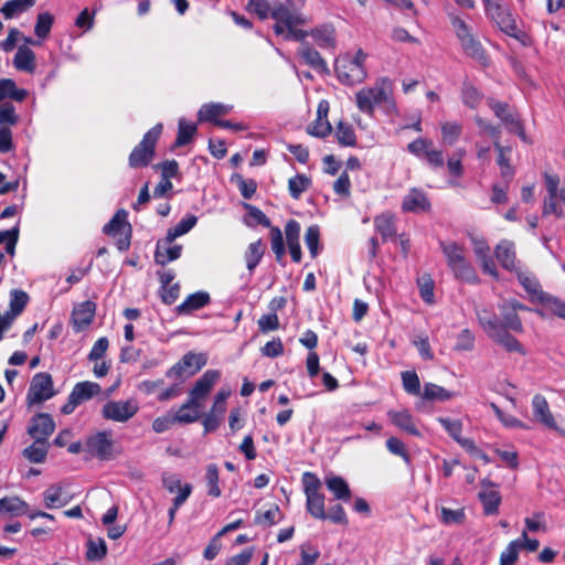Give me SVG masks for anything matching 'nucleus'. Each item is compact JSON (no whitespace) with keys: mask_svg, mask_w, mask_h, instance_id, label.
<instances>
[{"mask_svg":"<svg viewBox=\"0 0 565 565\" xmlns=\"http://www.w3.org/2000/svg\"><path fill=\"white\" fill-rule=\"evenodd\" d=\"M439 248L446 258V264L451 269L456 279L467 284H480L473 265L465 256V247L456 242L439 241Z\"/></svg>","mask_w":565,"mask_h":565,"instance_id":"f257e3e1","label":"nucleus"},{"mask_svg":"<svg viewBox=\"0 0 565 565\" xmlns=\"http://www.w3.org/2000/svg\"><path fill=\"white\" fill-rule=\"evenodd\" d=\"M302 491L306 494V508L310 516L324 521L327 520L326 497L321 489V481L316 472H302Z\"/></svg>","mask_w":565,"mask_h":565,"instance_id":"f03ea898","label":"nucleus"},{"mask_svg":"<svg viewBox=\"0 0 565 565\" xmlns=\"http://www.w3.org/2000/svg\"><path fill=\"white\" fill-rule=\"evenodd\" d=\"M162 129V124H157L142 136L139 145L132 148L129 154V167L131 169L145 168L152 162Z\"/></svg>","mask_w":565,"mask_h":565,"instance_id":"7ed1b4c3","label":"nucleus"},{"mask_svg":"<svg viewBox=\"0 0 565 565\" xmlns=\"http://www.w3.org/2000/svg\"><path fill=\"white\" fill-rule=\"evenodd\" d=\"M451 23L465 54L479 62L481 66L487 67L489 64V57L481 42L473 36L471 28L458 17H454L451 19Z\"/></svg>","mask_w":565,"mask_h":565,"instance_id":"20e7f679","label":"nucleus"},{"mask_svg":"<svg viewBox=\"0 0 565 565\" xmlns=\"http://www.w3.org/2000/svg\"><path fill=\"white\" fill-rule=\"evenodd\" d=\"M103 233L115 238L118 250H128L131 246L132 226L127 221V212L124 209L117 210L111 220L104 224Z\"/></svg>","mask_w":565,"mask_h":565,"instance_id":"39448f33","label":"nucleus"},{"mask_svg":"<svg viewBox=\"0 0 565 565\" xmlns=\"http://www.w3.org/2000/svg\"><path fill=\"white\" fill-rule=\"evenodd\" d=\"M390 93V82L384 78L372 87H366L356 92V107L367 116H373L375 107L388 100Z\"/></svg>","mask_w":565,"mask_h":565,"instance_id":"423d86ee","label":"nucleus"},{"mask_svg":"<svg viewBox=\"0 0 565 565\" xmlns=\"http://www.w3.org/2000/svg\"><path fill=\"white\" fill-rule=\"evenodd\" d=\"M247 211V215L253 218L257 224L269 230L270 248L274 252L276 260L281 264L282 258L286 256V243L282 238V233L278 226L271 225L270 220L264 211L253 204H243Z\"/></svg>","mask_w":565,"mask_h":565,"instance_id":"0eeeda50","label":"nucleus"},{"mask_svg":"<svg viewBox=\"0 0 565 565\" xmlns=\"http://www.w3.org/2000/svg\"><path fill=\"white\" fill-rule=\"evenodd\" d=\"M501 319L488 309H476V318L482 329H487V322L502 327L505 330H512L513 333L522 334L524 327L521 317L513 309L500 307Z\"/></svg>","mask_w":565,"mask_h":565,"instance_id":"6e6552de","label":"nucleus"},{"mask_svg":"<svg viewBox=\"0 0 565 565\" xmlns=\"http://www.w3.org/2000/svg\"><path fill=\"white\" fill-rule=\"evenodd\" d=\"M206 363L207 356L205 353L189 351L183 354L180 361L169 367L164 375L168 379H177L183 382V380L189 379L201 371Z\"/></svg>","mask_w":565,"mask_h":565,"instance_id":"1a4fd4ad","label":"nucleus"},{"mask_svg":"<svg viewBox=\"0 0 565 565\" xmlns=\"http://www.w3.org/2000/svg\"><path fill=\"white\" fill-rule=\"evenodd\" d=\"M487 105L494 113V116L507 126L510 132L516 135L525 143H529V137L525 135L523 122L520 116L509 107L505 102L488 98Z\"/></svg>","mask_w":565,"mask_h":565,"instance_id":"9d476101","label":"nucleus"},{"mask_svg":"<svg viewBox=\"0 0 565 565\" xmlns=\"http://www.w3.org/2000/svg\"><path fill=\"white\" fill-rule=\"evenodd\" d=\"M482 330L490 341L502 348L508 354L516 353L525 356L529 353L523 343L513 335L512 330H505L498 324L488 322L487 329Z\"/></svg>","mask_w":565,"mask_h":565,"instance_id":"9b49d317","label":"nucleus"},{"mask_svg":"<svg viewBox=\"0 0 565 565\" xmlns=\"http://www.w3.org/2000/svg\"><path fill=\"white\" fill-rule=\"evenodd\" d=\"M487 14L491 17L497 26L500 28L501 32H504L508 36L513 38L522 44H525V40L529 38L525 32L518 28L513 13L502 4H493L491 9L486 10Z\"/></svg>","mask_w":565,"mask_h":565,"instance_id":"f8f14e48","label":"nucleus"},{"mask_svg":"<svg viewBox=\"0 0 565 565\" xmlns=\"http://www.w3.org/2000/svg\"><path fill=\"white\" fill-rule=\"evenodd\" d=\"M55 396L53 377L47 372L34 374L26 392V404L40 405Z\"/></svg>","mask_w":565,"mask_h":565,"instance_id":"ddd939ff","label":"nucleus"},{"mask_svg":"<svg viewBox=\"0 0 565 565\" xmlns=\"http://www.w3.org/2000/svg\"><path fill=\"white\" fill-rule=\"evenodd\" d=\"M300 8L301 6L298 4H287L280 1L274 2V9H271L270 18L276 21V24L274 25L276 34H282L286 31V25L306 23V20L299 12Z\"/></svg>","mask_w":565,"mask_h":565,"instance_id":"4468645a","label":"nucleus"},{"mask_svg":"<svg viewBox=\"0 0 565 565\" xmlns=\"http://www.w3.org/2000/svg\"><path fill=\"white\" fill-rule=\"evenodd\" d=\"M140 406L135 399L109 401L103 405L102 416L105 420L113 423H127L137 413Z\"/></svg>","mask_w":565,"mask_h":565,"instance_id":"2eb2a0df","label":"nucleus"},{"mask_svg":"<svg viewBox=\"0 0 565 565\" xmlns=\"http://www.w3.org/2000/svg\"><path fill=\"white\" fill-rule=\"evenodd\" d=\"M100 391L102 386L90 381L76 383L73 386L71 394L67 395L66 403L61 408L62 414H73L78 405L92 399L94 396L98 395Z\"/></svg>","mask_w":565,"mask_h":565,"instance_id":"dca6fc26","label":"nucleus"},{"mask_svg":"<svg viewBox=\"0 0 565 565\" xmlns=\"http://www.w3.org/2000/svg\"><path fill=\"white\" fill-rule=\"evenodd\" d=\"M335 73L340 83L344 85L360 84L366 76L365 66L359 65L355 61H350L349 55L337 58Z\"/></svg>","mask_w":565,"mask_h":565,"instance_id":"f3484780","label":"nucleus"},{"mask_svg":"<svg viewBox=\"0 0 565 565\" xmlns=\"http://www.w3.org/2000/svg\"><path fill=\"white\" fill-rule=\"evenodd\" d=\"M547 196L543 200L542 214L547 216L554 214L558 218L564 216L562 207L557 206V189H559L561 179L555 172L544 171L542 173Z\"/></svg>","mask_w":565,"mask_h":565,"instance_id":"a211bd4d","label":"nucleus"},{"mask_svg":"<svg viewBox=\"0 0 565 565\" xmlns=\"http://www.w3.org/2000/svg\"><path fill=\"white\" fill-rule=\"evenodd\" d=\"M85 447L86 451L97 459L110 460L114 458V441L111 439L110 431H97L94 435L87 437Z\"/></svg>","mask_w":565,"mask_h":565,"instance_id":"6ab92c4d","label":"nucleus"},{"mask_svg":"<svg viewBox=\"0 0 565 565\" xmlns=\"http://www.w3.org/2000/svg\"><path fill=\"white\" fill-rule=\"evenodd\" d=\"M220 379L221 372L218 370L209 369L204 371L189 392L190 404H201V402L209 396L212 387Z\"/></svg>","mask_w":565,"mask_h":565,"instance_id":"aec40b11","label":"nucleus"},{"mask_svg":"<svg viewBox=\"0 0 565 565\" xmlns=\"http://www.w3.org/2000/svg\"><path fill=\"white\" fill-rule=\"evenodd\" d=\"M55 430V423L51 414L36 413L29 422L26 433L33 439L46 440Z\"/></svg>","mask_w":565,"mask_h":565,"instance_id":"412c9836","label":"nucleus"},{"mask_svg":"<svg viewBox=\"0 0 565 565\" xmlns=\"http://www.w3.org/2000/svg\"><path fill=\"white\" fill-rule=\"evenodd\" d=\"M402 210L405 213H427L431 211V202L424 190L411 188L403 199Z\"/></svg>","mask_w":565,"mask_h":565,"instance_id":"4be33fe9","label":"nucleus"},{"mask_svg":"<svg viewBox=\"0 0 565 565\" xmlns=\"http://www.w3.org/2000/svg\"><path fill=\"white\" fill-rule=\"evenodd\" d=\"M482 491L479 492V500L483 508V514L487 516L495 515L502 502V495L494 489V483L483 479L481 481Z\"/></svg>","mask_w":565,"mask_h":565,"instance_id":"5701e85b","label":"nucleus"},{"mask_svg":"<svg viewBox=\"0 0 565 565\" xmlns=\"http://www.w3.org/2000/svg\"><path fill=\"white\" fill-rule=\"evenodd\" d=\"M532 412L534 419L547 428L565 436V431L557 428L553 414L551 413L548 402L541 394H536L532 398Z\"/></svg>","mask_w":565,"mask_h":565,"instance_id":"b1692460","label":"nucleus"},{"mask_svg":"<svg viewBox=\"0 0 565 565\" xmlns=\"http://www.w3.org/2000/svg\"><path fill=\"white\" fill-rule=\"evenodd\" d=\"M96 305L93 300H84L72 311V326L75 332H82L89 327L95 317Z\"/></svg>","mask_w":565,"mask_h":565,"instance_id":"393cba45","label":"nucleus"},{"mask_svg":"<svg viewBox=\"0 0 565 565\" xmlns=\"http://www.w3.org/2000/svg\"><path fill=\"white\" fill-rule=\"evenodd\" d=\"M494 257L499 260L500 265L508 271H516L520 269L515 256L514 244L512 241L502 239L494 247Z\"/></svg>","mask_w":565,"mask_h":565,"instance_id":"a878e982","label":"nucleus"},{"mask_svg":"<svg viewBox=\"0 0 565 565\" xmlns=\"http://www.w3.org/2000/svg\"><path fill=\"white\" fill-rule=\"evenodd\" d=\"M286 242L289 249V255L294 263L299 264L301 262V247L299 243L300 236V224L298 221L291 218L287 221L285 225Z\"/></svg>","mask_w":565,"mask_h":565,"instance_id":"bb28decb","label":"nucleus"},{"mask_svg":"<svg viewBox=\"0 0 565 565\" xmlns=\"http://www.w3.org/2000/svg\"><path fill=\"white\" fill-rule=\"evenodd\" d=\"M299 56L303 63L320 74L329 72L328 64L315 46L308 42H302L299 49Z\"/></svg>","mask_w":565,"mask_h":565,"instance_id":"cd10ccee","label":"nucleus"},{"mask_svg":"<svg viewBox=\"0 0 565 565\" xmlns=\"http://www.w3.org/2000/svg\"><path fill=\"white\" fill-rule=\"evenodd\" d=\"M232 110L231 105L221 103H206L201 106L198 113L200 122H210L217 126V121L222 119L220 117L226 116Z\"/></svg>","mask_w":565,"mask_h":565,"instance_id":"c85d7f7f","label":"nucleus"},{"mask_svg":"<svg viewBox=\"0 0 565 565\" xmlns=\"http://www.w3.org/2000/svg\"><path fill=\"white\" fill-rule=\"evenodd\" d=\"M437 423L447 431L448 436L454 438L456 443L460 445V447H470L473 448V439L463 437V423L459 419H450L447 417H438Z\"/></svg>","mask_w":565,"mask_h":565,"instance_id":"c756f323","label":"nucleus"},{"mask_svg":"<svg viewBox=\"0 0 565 565\" xmlns=\"http://www.w3.org/2000/svg\"><path fill=\"white\" fill-rule=\"evenodd\" d=\"M387 416L390 422H392L397 429L406 431L414 437H420V431L417 429L414 417L408 411H388Z\"/></svg>","mask_w":565,"mask_h":565,"instance_id":"7c9ffc66","label":"nucleus"},{"mask_svg":"<svg viewBox=\"0 0 565 565\" xmlns=\"http://www.w3.org/2000/svg\"><path fill=\"white\" fill-rule=\"evenodd\" d=\"M211 302L207 291H194L185 297L184 301L177 308L181 316L191 315L193 311L201 310Z\"/></svg>","mask_w":565,"mask_h":565,"instance_id":"2f4dec72","label":"nucleus"},{"mask_svg":"<svg viewBox=\"0 0 565 565\" xmlns=\"http://www.w3.org/2000/svg\"><path fill=\"white\" fill-rule=\"evenodd\" d=\"M182 246L181 245H172L164 244L163 241H159L157 243V248H154L153 259L154 263L164 266L178 258L181 257Z\"/></svg>","mask_w":565,"mask_h":565,"instance_id":"473e14b6","label":"nucleus"},{"mask_svg":"<svg viewBox=\"0 0 565 565\" xmlns=\"http://www.w3.org/2000/svg\"><path fill=\"white\" fill-rule=\"evenodd\" d=\"M494 150L497 151V164H499L501 169V175L503 179H507V182L513 179L514 168L511 164V159L509 156L512 152V147L503 146L501 142H493Z\"/></svg>","mask_w":565,"mask_h":565,"instance_id":"72a5a7b5","label":"nucleus"},{"mask_svg":"<svg viewBox=\"0 0 565 565\" xmlns=\"http://www.w3.org/2000/svg\"><path fill=\"white\" fill-rule=\"evenodd\" d=\"M13 66L18 71L33 74L35 71V54L32 49L22 45L17 49Z\"/></svg>","mask_w":565,"mask_h":565,"instance_id":"f704fd0d","label":"nucleus"},{"mask_svg":"<svg viewBox=\"0 0 565 565\" xmlns=\"http://www.w3.org/2000/svg\"><path fill=\"white\" fill-rule=\"evenodd\" d=\"M514 273L516 275V279H519V282L522 285L525 292L530 294V296L532 298H535L536 301H540L543 295L548 294L542 290L540 281L535 278L533 274L529 271H523L521 269H516V271Z\"/></svg>","mask_w":565,"mask_h":565,"instance_id":"c9c22d12","label":"nucleus"},{"mask_svg":"<svg viewBox=\"0 0 565 565\" xmlns=\"http://www.w3.org/2000/svg\"><path fill=\"white\" fill-rule=\"evenodd\" d=\"M201 405L202 404L198 403L190 404V399L188 398V401H185L184 404H181L177 414L173 415L172 418L174 419V422L181 424L195 423L201 417Z\"/></svg>","mask_w":565,"mask_h":565,"instance_id":"e433bc0d","label":"nucleus"},{"mask_svg":"<svg viewBox=\"0 0 565 565\" xmlns=\"http://www.w3.org/2000/svg\"><path fill=\"white\" fill-rule=\"evenodd\" d=\"M198 223V216L193 214H188L182 217L181 221L178 222L177 225L168 230L164 237V244H172V242L182 236L183 234L190 232Z\"/></svg>","mask_w":565,"mask_h":565,"instance_id":"4c0bfd02","label":"nucleus"},{"mask_svg":"<svg viewBox=\"0 0 565 565\" xmlns=\"http://www.w3.org/2000/svg\"><path fill=\"white\" fill-rule=\"evenodd\" d=\"M326 486L334 494L335 500L349 501L351 499L349 484L343 477L330 476L326 478Z\"/></svg>","mask_w":565,"mask_h":565,"instance_id":"58836bf2","label":"nucleus"},{"mask_svg":"<svg viewBox=\"0 0 565 565\" xmlns=\"http://www.w3.org/2000/svg\"><path fill=\"white\" fill-rule=\"evenodd\" d=\"M318 46L323 50L335 47V30L329 25H323L309 32Z\"/></svg>","mask_w":565,"mask_h":565,"instance_id":"ea45409f","label":"nucleus"},{"mask_svg":"<svg viewBox=\"0 0 565 565\" xmlns=\"http://www.w3.org/2000/svg\"><path fill=\"white\" fill-rule=\"evenodd\" d=\"M26 95L28 92L23 88H18L13 79L0 78V103L6 98L23 102Z\"/></svg>","mask_w":565,"mask_h":565,"instance_id":"a19ab883","label":"nucleus"},{"mask_svg":"<svg viewBox=\"0 0 565 565\" xmlns=\"http://www.w3.org/2000/svg\"><path fill=\"white\" fill-rule=\"evenodd\" d=\"M49 450V443L46 440L33 439V444L25 447L23 456L32 463L44 462Z\"/></svg>","mask_w":565,"mask_h":565,"instance_id":"79ce46f5","label":"nucleus"},{"mask_svg":"<svg viewBox=\"0 0 565 565\" xmlns=\"http://www.w3.org/2000/svg\"><path fill=\"white\" fill-rule=\"evenodd\" d=\"M374 225L384 241L393 238L396 235L395 217L391 213H382L375 216Z\"/></svg>","mask_w":565,"mask_h":565,"instance_id":"37998d69","label":"nucleus"},{"mask_svg":"<svg viewBox=\"0 0 565 565\" xmlns=\"http://www.w3.org/2000/svg\"><path fill=\"white\" fill-rule=\"evenodd\" d=\"M265 252L266 246L263 244L262 238H258L257 241L252 242L248 245L245 252V260L249 273H252L254 268H256L259 265L260 259Z\"/></svg>","mask_w":565,"mask_h":565,"instance_id":"c03bdc74","label":"nucleus"},{"mask_svg":"<svg viewBox=\"0 0 565 565\" xmlns=\"http://www.w3.org/2000/svg\"><path fill=\"white\" fill-rule=\"evenodd\" d=\"M35 4V0H9L2 4L0 11L4 19H12L14 15L22 14Z\"/></svg>","mask_w":565,"mask_h":565,"instance_id":"a18cd8bd","label":"nucleus"},{"mask_svg":"<svg viewBox=\"0 0 565 565\" xmlns=\"http://www.w3.org/2000/svg\"><path fill=\"white\" fill-rule=\"evenodd\" d=\"M439 521L446 526L463 525L466 522L465 508H439Z\"/></svg>","mask_w":565,"mask_h":565,"instance_id":"49530a36","label":"nucleus"},{"mask_svg":"<svg viewBox=\"0 0 565 565\" xmlns=\"http://www.w3.org/2000/svg\"><path fill=\"white\" fill-rule=\"evenodd\" d=\"M461 98L466 107L470 109H476L480 106L481 102L483 100V93L477 89V87L473 86L471 83L465 82L462 84Z\"/></svg>","mask_w":565,"mask_h":565,"instance_id":"de8ad7c7","label":"nucleus"},{"mask_svg":"<svg viewBox=\"0 0 565 565\" xmlns=\"http://www.w3.org/2000/svg\"><path fill=\"white\" fill-rule=\"evenodd\" d=\"M198 134V126L185 121L184 118L179 120L178 135L174 139L173 147H182L190 145L193 137Z\"/></svg>","mask_w":565,"mask_h":565,"instance_id":"09e8293b","label":"nucleus"},{"mask_svg":"<svg viewBox=\"0 0 565 565\" xmlns=\"http://www.w3.org/2000/svg\"><path fill=\"white\" fill-rule=\"evenodd\" d=\"M205 481L207 487V494L213 499L220 498L222 490L220 488V470L216 463L207 465Z\"/></svg>","mask_w":565,"mask_h":565,"instance_id":"8fccbe9b","label":"nucleus"},{"mask_svg":"<svg viewBox=\"0 0 565 565\" xmlns=\"http://www.w3.org/2000/svg\"><path fill=\"white\" fill-rule=\"evenodd\" d=\"M335 137L338 143L343 147L356 146V135L354 128L343 120H340L335 126Z\"/></svg>","mask_w":565,"mask_h":565,"instance_id":"3c124183","label":"nucleus"},{"mask_svg":"<svg viewBox=\"0 0 565 565\" xmlns=\"http://www.w3.org/2000/svg\"><path fill=\"white\" fill-rule=\"evenodd\" d=\"M422 396L428 402H446L452 398L455 394L447 391L444 386H438L434 383H426Z\"/></svg>","mask_w":565,"mask_h":565,"instance_id":"603ef678","label":"nucleus"},{"mask_svg":"<svg viewBox=\"0 0 565 565\" xmlns=\"http://www.w3.org/2000/svg\"><path fill=\"white\" fill-rule=\"evenodd\" d=\"M29 302V296L26 291L21 289H13L9 292V313L18 317L21 316Z\"/></svg>","mask_w":565,"mask_h":565,"instance_id":"864d4df0","label":"nucleus"},{"mask_svg":"<svg viewBox=\"0 0 565 565\" xmlns=\"http://www.w3.org/2000/svg\"><path fill=\"white\" fill-rule=\"evenodd\" d=\"M62 487L53 484L44 490V504L46 509H61L67 503V499L62 498Z\"/></svg>","mask_w":565,"mask_h":565,"instance_id":"5fc2aeb1","label":"nucleus"},{"mask_svg":"<svg viewBox=\"0 0 565 565\" xmlns=\"http://www.w3.org/2000/svg\"><path fill=\"white\" fill-rule=\"evenodd\" d=\"M540 303L544 307L545 310L551 312V315L555 316L556 318H562L565 320V301L552 296L551 294L543 295L541 297V300H539Z\"/></svg>","mask_w":565,"mask_h":565,"instance_id":"6e6d98bb","label":"nucleus"},{"mask_svg":"<svg viewBox=\"0 0 565 565\" xmlns=\"http://www.w3.org/2000/svg\"><path fill=\"white\" fill-rule=\"evenodd\" d=\"M418 292L419 297H422L423 301L427 305H433L435 302V282L431 278L430 274H425L420 278L417 279Z\"/></svg>","mask_w":565,"mask_h":565,"instance_id":"4d7b16f0","label":"nucleus"},{"mask_svg":"<svg viewBox=\"0 0 565 565\" xmlns=\"http://www.w3.org/2000/svg\"><path fill=\"white\" fill-rule=\"evenodd\" d=\"M310 179L302 173H298L296 177L288 180V191L290 198L298 200L302 193L310 188Z\"/></svg>","mask_w":565,"mask_h":565,"instance_id":"13d9d810","label":"nucleus"},{"mask_svg":"<svg viewBox=\"0 0 565 565\" xmlns=\"http://www.w3.org/2000/svg\"><path fill=\"white\" fill-rule=\"evenodd\" d=\"M385 447L390 454L402 458L405 465H412V455L408 454L402 439L398 437H390L385 441Z\"/></svg>","mask_w":565,"mask_h":565,"instance_id":"bf43d9fd","label":"nucleus"},{"mask_svg":"<svg viewBox=\"0 0 565 565\" xmlns=\"http://www.w3.org/2000/svg\"><path fill=\"white\" fill-rule=\"evenodd\" d=\"M54 17L50 12L38 13L34 33L38 39L45 40L52 30Z\"/></svg>","mask_w":565,"mask_h":565,"instance_id":"052dcab7","label":"nucleus"},{"mask_svg":"<svg viewBox=\"0 0 565 565\" xmlns=\"http://www.w3.org/2000/svg\"><path fill=\"white\" fill-rule=\"evenodd\" d=\"M475 342H476L475 333L470 329L465 328L456 337L454 351H456V352H472L475 350Z\"/></svg>","mask_w":565,"mask_h":565,"instance_id":"680f3d73","label":"nucleus"},{"mask_svg":"<svg viewBox=\"0 0 565 565\" xmlns=\"http://www.w3.org/2000/svg\"><path fill=\"white\" fill-rule=\"evenodd\" d=\"M305 242L311 258H317L320 252V230L318 225H310L305 235Z\"/></svg>","mask_w":565,"mask_h":565,"instance_id":"e2e57ef3","label":"nucleus"},{"mask_svg":"<svg viewBox=\"0 0 565 565\" xmlns=\"http://www.w3.org/2000/svg\"><path fill=\"white\" fill-rule=\"evenodd\" d=\"M26 503L19 498L0 499V514L11 513L13 515H22L26 511Z\"/></svg>","mask_w":565,"mask_h":565,"instance_id":"0e129e2a","label":"nucleus"},{"mask_svg":"<svg viewBox=\"0 0 565 565\" xmlns=\"http://www.w3.org/2000/svg\"><path fill=\"white\" fill-rule=\"evenodd\" d=\"M439 128H441L444 142L450 146L456 143L462 134V126L456 121H445Z\"/></svg>","mask_w":565,"mask_h":565,"instance_id":"69168bd1","label":"nucleus"},{"mask_svg":"<svg viewBox=\"0 0 565 565\" xmlns=\"http://www.w3.org/2000/svg\"><path fill=\"white\" fill-rule=\"evenodd\" d=\"M280 516V510L277 504H274L266 511L258 510L255 515V524L263 526H273L277 524V518Z\"/></svg>","mask_w":565,"mask_h":565,"instance_id":"338daca9","label":"nucleus"},{"mask_svg":"<svg viewBox=\"0 0 565 565\" xmlns=\"http://www.w3.org/2000/svg\"><path fill=\"white\" fill-rule=\"evenodd\" d=\"M86 546H88V550H86L85 554L86 559L99 561L105 557L107 547L103 539H99L97 541L90 539L88 543H86Z\"/></svg>","mask_w":565,"mask_h":565,"instance_id":"774afa93","label":"nucleus"}]
</instances>
